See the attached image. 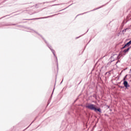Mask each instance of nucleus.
I'll list each match as a JSON object with an SVG mask.
<instances>
[{"label":"nucleus","instance_id":"1","mask_svg":"<svg viewBox=\"0 0 131 131\" xmlns=\"http://www.w3.org/2000/svg\"><path fill=\"white\" fill-rule=\"evenodd\" d=\"M85 107L90 110H92L96 112V113L99 112V113H102V110L101 108H97L96 105L92 103L86 104Z\"/></svg>","mask_w":131,"mask_h":131},{"label":"nucleus","instance_id":"2","mask_svg":"<svg viewBox=\"0 0 131 131\" xmlns=\"http://www.w3.org/2000/svg\"><path fill=\"white\" fill-rule=\"evenodd\" d=\"M34 32H35V33H36V34H37L38 35H39V36H40L42 39H43V40H44L45 43H46L48 48H49V49H50V50L51 51V50H53L52 49V46L50 45V44L49 43V42H48V41H47V40H46V39H45V38L42 36V35H41L40 34L38 33V32H37V31H34Z\"/></svg>","mask_w":131,"mask_h":131},{"label":"nucleus","instance_id":"3","mask_svg":"<svg viewBox=\"0 0 131 131\" xmlns=\"http://www.w3.org/2000/svg\"><path fill=\"white\" fill-rule=\"evenodd\" d=\"M59 14H60V13L58 14H55L52 15L48 16H46V17H39V18H31V19H26L24 20H29L30 21H31L32 20H39L40 19H47V18H51L52 17H54V16H57V15H59Z\"/></svg>","mask_w":131,"mask_h":131},{"label":"nucleus","instance_id":"4","mask_svg":"<svg viewBox=\"0 0 131 131\" xmlns=\"http://www.w3.org/2000/svg\"><path fill=\"white\" fill-rule=\"evenodd\" d=\"M119 56H120V53L119 54V55L117 54H113V56H111V58L112 59V58H114V61L115 60H119L120 59V57H119Z\"/></svg>","mask_w":131,"mask_h":131},{"label":"nucleus","instance_id":"5","mask_svg":"<svg viewBox=\"0 0 131 131\" xmlns=\"http://www.w3.org/2000/svg\"><path fill=\"white\" fill-rule=\"evenodd\" d=\"M123 84L126 89H127V88H129V85L128 84V82H127V81H123Z\"/></svg>","mask_w":131,"mask_h":131},{"label":"nucleus","instance_id":"6","mask_svg":"<svg viewBox=\"0 0 131 131\" xmlns=\"http://www.w3.org/2000/svg\"><path fill=\"white\" fill-rule=\"evenodd\" d=\"M52 53H53V55L54 56L55 58H56V62L57 64V66H58V57H57V56H56V54H55V50L54 49H52L51 50Z\"/></svg>","mask_w":131,"mask_h":131},{"label":"nucleus","instance_id":"7","mask_svg":"<svg viewBox=\"0 0 131 131\" xmlns=\"http://www.w3.org/2000/svg\"><path fill=\"white\" fill-rule=\"evenodd\" d=\"M130 50V47H128L127 49H125L123 50V53H127Z\"/></svg>","mask_w":131,"mask_h":131},{"label":"nucleus","instance_id":"8","mask_svg":"<svg viewBox=\"0 0 131 131\" xmlns=\"http://www.w3.org/2000/svg\"><path fill=\"white\" fill-rule=\"evenodd\" d=\"M11 25L9 24H1L0 25V27H2V26H10Z\"/></svg>","mask_w":131,"mask_h":131},{"label":"nucleus","instance_id":"9","mask_svg":"<svg viewBox=\"0 0 131 131\" xmlns=\"http://www.w3.org/2000/svg\"><path fill=\"white\" fill-rule=\"evenodd\" d=\"M126 46L129 47L131 45V40L126 43Z\"/></svg>","mask_w":131,"mask_h":131},{"label":"nucleus","instance_id":"10","mask_svg":"<svg viewBox=\"0 0 131 131\" xmlns=\"http://www.w3.org/2000/svg\"><path fill=\"white\" fill-rule=\"evenodd\" d=\"M113 61H114V59L113 60H111V61L108 62L106 65V66L108 67V66H109V65H110L111 64V63H112V62H113Z\"/></svg>","mask_w":131,"mask_h":131},{"label":"nucleus","instance_id":"11","mask_svg":"<svg viewBox=\"0 0 131 131\" xmlns=\"http://www.w3.org/2000/svg\"><path fill=\"white\" fill-rule=\"evenodd\" d=\"M104 6H105V5H103V6H100V7H98V8L95 9H94L93 10H92V11H96V10H98V9H101V8H102V7H104Z\"/></svg>","mask_w":131,"mask_h":131},{"label":"nucleus","instance_id":"12","mask_svg":"<svg viewBox=\"0 0 131 131\" xmlns=\"http://www.w3.org/2000/svg\"><path fill=\"white\" fill-rule=\"evenodd\" d=\"M88 31H89V30H88V31L86 32V33H85L84 34H83V35L79 36V37H76V39H77V38H79V37H81V36H82V35H84V34H85V33H86L88 32Z\"/></svg>","mask_w":131,"mask_h":131},{"label":"nucleus","instance_id":"13","mask_svg":"<svg viewBox=\"0 0 131 131\" xmlns=\"http://www.w3.org/2000/svg\"><path fill=\"white\" fill-rule=\"evenodd\" d=\"M72 5H73V4H72L71 5H70L68 7L61 10H60L59 12H61V11H64V10H66V9H67V8H69V7H70V6H72Z\"/></svg>","mask_w":131,"mask_h":131},{"label":"nucleus","instance_id":"14","mask_svg":"<svg viewBox=\"0 0 131 131\" xmlns=\"http://www.w3.org/2000/svg\"><path fill=\"white\" fill-rule=\"evenodd\" d=\"M126 77H127V75H125L124 76V77L123 78V81H126Z\"/></svg>","mask_w":131,"mask_h":131},{"label":"nucleus","instance_id":"15","mask_svg":"<svg viewBox=\"0 0 131 131\" xmlns=\"http://www.w3.org/2000/svg\"><path fill=\"white\" fill-rule=\"evenodd\" d=\"M126 47H128V46L127 45H126V44H125L121 49H125Z\"/></svg>","mask_w":131,"mask_h":131},{"label":"nucleus","instance_id":"16","mask_svg":"<svg viewBox=\"0 0 131 131\" xmlns=\"http://www.w3.org/2000/svg\"><path fill=\"white\" fill-rule=\"evenodd\" d=\"M86 13H89V12H84L83 13H81L80 14H78V15H77L76 17H77L78 16H79V15H83V14H86Z\"/></svg>","mask_w":131,"mask_h":131},{"label":"nucleus","instance_id":"17","mask_svg":"<svg viewBox=\"0 0 131 131\" xmlns=\"http://www.w3.org/2000/svg\"><path fill=\"white\" fill-rule=\"evenodd\" d=\"M79 96H80V95H79V96L77 97V99L74 101V103H75V102H76V101H77V100L79 99Z\"/></svg>","mask_w":131,"mask_h":131},{"label":"nucleus","instance_id":"18","mask_svg":"<svg viewBox=\"0 0 131 131\" xmlns=\"http://www.w3.org/2000/svg\"><path fill=\"white\" fill-rule=\"evenodd\" d=\"M54 90H55V88H54V89H53V92H52V95H51V97H52L53 94H54Z\"/></svg>","mask_w":131,"mask_h":131},{"label":"nucleus","instance_id":"19","mask_svg":"<svg viewBox=\"0 0 131 131\" xmlns=\"http://www.w3.org/2000/svg\"><path fill=\"white\" fill-rule=\"evenodd\" d=\"M119 88H121V89H123V88H124V86H120Z\"/></svg>","mask_w":131,"mask_h":131},{"label":"nucleus","instance_id":"20","mask_svg":"<svg viewBox=\"0 0 131 131\" xmlns=\"http://www.w3.org/2000/svg\"><path fill=\"white\" fill-rule=\"evenodd\" d=\"M119 62H120V61L119 60H118L116 62V64H117L118 63H119Z\"/></svg>","mask_w":131,"mask_h":131},{"label":"nucleus","instance_id":"21","mask_svg":"<svg viewBox=\"0 0 131 131\" xmlns=\"http://www.w3.org/2000/svg\"><path fill=\"white\" fill-rule=\"evenodd\" d=\"M93 97H94V98H95V97H96V94H94Z\"/></svg>","mask_w":131,"mask_h":131},{"label":"nucleus","instance_id":"22","mask_svg":"<svg viewBox=\"0 0 131 131\" xmlns=\"http://www.w3.org/2000/svg\"><path fill=\"white\" fill-rule=\"evenodd\" d=\"M62 82H63V79H62V81L60 82V84H61Z\"/></svg>","mask_w":131,"mask_h":131},{"label":"nucleus","instance_id":"23","mask_svg":"<svg viewBox=\"0 0 131 131\" xmlns=\"http://www.w3.org/2000/svg\"><path fill=\"white\" fill-rule=\"evenodd\" d=\"M108 108H110V107L109 106H107Z\"/></svg>","mask_w":131,"mask_h":131},{"label":"nucleus","instance_id":"24","mask_svg":"<svg viewBox=\"0 0 131 131\" xmlns=\"http://www.w3.org/2000/svg\"><path fill=\"white\" fill-rule=\"evenodd\" d=\"M12 25H16V24H13Z\"/></svg>","mask_w":131,"mask_h":131},{"label":"nucleus","instance_id":"25","mask_svg":"<svg viewBox=\"0 0 131 131\" xmlns=\"http://www.w3.org/2000/svg\"><path fill=\"white\" fill-rule=\"evenodd\" d=\"M58 5H59V4L56 5V6H58Z\"/></svg>","mask_w":131,"mask_h":131},{"label":"nucleus","instance_id":"26","mask_svg":"<svg viewBox=\"0 0 131 131\" xmlns=\"http://www.w3.org/2000/svg\"><path fill=\"white\" fill-rule=\"evenodd\" d=\"M30 30H32V31H33V30H32V29H30Z\"/></svg>","mask_w":131,"mask_h":131},{"label":"nucleus","instance_id":"27","mask_svg":"<svg viewBox=\"0 0 131 131\" xmlns=\"http://www.w3.org/2000/svg\"><path fill=\"white\" fill-rule=\"evenodd\" d=\"M80 82H80V83H79V84H80Z\"/></svg>","mask_w":131,"mask_h":131},{"label":"nucleus","instance_id":"28","mask_svg":"<svg viewBox=\"0 0 131 131\" xmlns=\"http://www.w3.org/2000/svg\"><path fill=\"white\" fill-rule=\"evenodd\" d=\"M80 82H80V83H79V84H80Z\"/></svg>","mask_w":131,"mask_h":131},{"label":"nucleus","instance_id":"29","mask_svg":"<svg viewBox=\"0 0 131 131\" xmlns=\"http://www.w3.org/2000/svg\"><path fill=\"white\" fill-rule=\"evenodd\" d=\"M80 82H80V83H79V84H80Z\"/></svg>","mask_w":131,"mask_h":131},{"label":"nucleus","instance_id":"30","mask_svg":"<svg viewBox=\"0 0 131 131\" xmlns=\"http://www.w3.org/2000/svg\"><path fill=\"white\" fill-rule=\"evenodd\" d=\"M80 82H80V83H79V84H80Z\"/></svg>","mask_w":131,"mask_h":131},{"label":"nucleus","instance_id":"31","mask_svg":"<svg viewBox=\"0 0 131 131\" xmlns=\"http://www.w3.org/2000/svg\"><path fill=\"white\" fill-rule=\"evenodd\" d=\"M33 123V121L31 123V124H32Z\"/></svg>","mask_w":131,"mask_h":131},{"label":"nucleus","instance_id":"32","mask_svg":"<svg viewBox=\"0 0 131 131\" xmlns=\"http://www.w3.org/2000/svg\"><path fill=\"white\" fill-rule=\"evenodd\" d=\"M5 17H6V16H4V17H3V18H5Z\"/></svg>","mask_w":131,"mask_h":131},{"label":"nucleus","instance_id":"33","mask_svg":"<svg viewBox=\"0 0 131 131\" xmlns=\"http://www.w3.org/2000/svg\"><path fill=\"white\" fill-rule=\"evenodd\" d=\"M90 41H89V42H90Z\"/></svg>","mask_w":131,"mask_h":131},{"label":"nucleus","instance_id":"34","mask_svg":"<svg viewBox=\"0 0 131 131\" xmlns=\"http://www.w3.org/2000/svg\"><path fill=\"white\" fill-rule=\"evenodd\" d=\"M90 41H89V42H90Z\"/></svg>","mask_w":131,"mask_h":131}]
</instances>
